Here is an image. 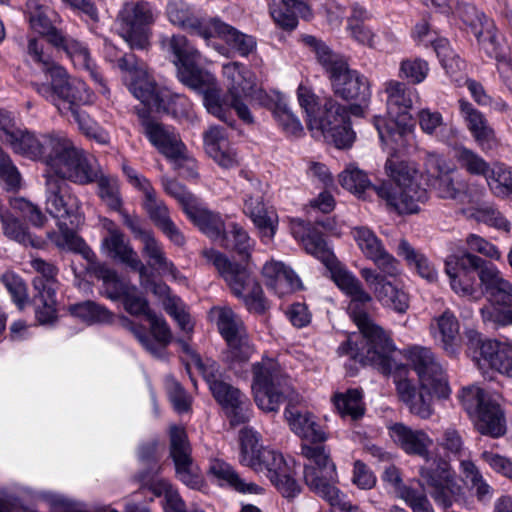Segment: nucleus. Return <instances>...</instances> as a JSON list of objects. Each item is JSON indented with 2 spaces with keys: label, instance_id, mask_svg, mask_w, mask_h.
I'll list each match as a JSON object with an SVG mask.
<instances>
[{
  "label": "nucleus",
  "instance_id": "nucleus-1",
  "mask_svg": "<svg viewBox=\"0 0 512 512\" xmlns=\"http://www.w3.org/2000/svg\"><path fill=\"white\" fill-rule=\"evenodd\" d=\"M161 43L164 49L175 56L174 64L179 81L203 95L204 106L210 114L227 122L228 110L232 108L242 121L248 124L253 122L246 102L254 95L262 96L264 92L257 88L256 76L250 69L239 62L223 65L222 75L227 93L222 99L216 77L209 71L197 67L200 53L184 36L164 38Z\"/></svg>",
  "mask_w": 512,
  "mask_h": 512
},
{
  "label": "nucleus",
  "instance_id": "nucleus-2",
  "mask_svg": "<svg viewBox=\"0 0 512 512\" xmlns=\"http://www.w3.org/2000/svg\"><path fill=\"white\" fill-rule=\"evenodd\" d=\"M326 268L337 287L350 297L348 312L366 342V347L360 350L349 338L339 347V351L350 354L363 364L374 366L383 374L391 373L396 366L392 358V353L395 351L394 344L389 335L360 309L361 305L372 301V296L363 288L359 279L337 258Z\"/></svg>",
  "mask_w": 512,
  "mask_h": 512
},
{
  "label": "nucleus",
  "instance_id": "nucleus-3",
  "mask_svg": "<svg viewBox=\"0 0 512 512\" xmlns=\"http://www.w3.org/2000/svg\"><path fill=\"white\" fill-rule=\"evenodd\" d=\"M28 53L37 65L39 73L50 79V82H33L36 92L53 104L61 115L66 116L70 113L85 136L100 144L109 143L108 132L78 108L79 105L90 104L94 100V94L87 85L78 78L70 77L62 66L45 55L37 40L29 41Z\"/></svg>",
  "mask_w": 512,
  "mask_h": 512
},
{
  "label": "nucleus",
  "instance_id": "nucleus-4",
  "mask_svg": "<svg viewBox=\"0 0 512 512\" xmlns=\"http://www.w3.org/2000/svg\"><path fill=\"white\" fill-rule=\"evenodd\" d=\"M252 391L256 405L264 412H277L283 400H287L285 419L291 431L301 439L314 446L327 440V433L315 415L292 407L300 403L302 398L291 387L274 360L266 359L254 365Z\"/></svg>",
  "mask_w": 512,
  "mask_h": 512
},
{
  "label": "nucleus",
  "instance_id": "nucleus-5",
  "mask_svg": "<svg viewBox=\"0 0 512 512\" xmlns=\"http://www.w3.org/2000/svg\"><path fill=\"white\" fill-rule=\"evenodd\" d=\"M44 178L45 209L57 219L59 228L58 233L49 234L51 241L61 249L81 253L90 260L94 257L93 252L72 229L84 220L80 200L71 192L66 177L46 171Z\"/></svg>",
  "mask_w": 512,
  "mask_h": 512
},
{
  "label": "nucleus",
  "instance_id": "nucleus-6",
  "mask_svg": "<svg viewBox=\"0 0 512 512\" xmlns=\"http://www.w3.org/2000/svg\"><path fill=\"white\" fill-rule=\"evenodd\" d=\"M4 143L23 157L34 161H42L46 171H52L62 176L72 174V165L77 161L76 156L80 149L63 132L53 131L37 135L25 129L11 130L5 128Z\"/></svg>",
  "mask_w": 512,
  "mask_h": 512
},
{
  "label": "nucleus",
  "instance_id": "nucleus-7",
  "mask_svg": "<svg viewBox=\"0 0 512 512\" xmlns=\"http://www.w3.org/2000/svg\"><path fill=\"white\" fill-rule=\"evenodd\" d=\"M296 95L313 137H322L339 149L349 148L353 144L355 133L350 127L344 106L331 97L326 98L321 105L313 89L306 83L299 84Z\"/></svg>",
  "mask_w": 512,
  "mask_h": 512
},
{
  "label": "nucleus",
  "instance_id": "nucleus-8",
  "mask_svg": "<svg viewBox=\"0 0 512 512\" xmlns=\"http://www.w3.org/2000/svg\"><path fill=\"white\" fill-rule=\"evenodd\" d=\"M384 91L387 95L388 118L376 116L374 126L383 145L393 152H399L410 145L415 137L409 110L418 101L419 95L416 89L396 80L387 81Z\"/></svg>",
  "mask_w": 512,
  "mask_h": 512
},
{
  "label": "nucleus",
  "instance_id": "nucleus-9",
  "mask_svg": "<svg viewBox=\"0 0 512 512\" xmlns=\"http://www.w3.org/2000/svg\"><path fill=\"white\" fill-rule=\"evenodd\" d=\"M301 41L314 53L337 96L345 100H355L369 95L367 79L351 69L343 56L333 52L325 42L315 36L302 35Z\"/></svg>",
  "mask_w": 512,
  "mask_h": 512
},
{
  "label": "nucleus",
  "instance_id": "nucleus-10",
  "mask_svg": "<svg viewBox=\"0 0 512 512\" xmlns=\"http://www.w3.org/2000/svg\"><path fill=\"white\" fill-rule=\"evenodd\" d=\"M385 168L394 184L374 186L377 195L400 214L417 213L419 205L427 200L428 194L420 186L415 165L388 159Z\"/></svg>",
  "mask_w": 512,
  "mask_h": 512
},
{
  "label": "nucleus",
  "instance_id": "nucleus-11",
  "mask_svg": "<svg viewBox=\"0 0 512 512\" xmlns=\"http://www.w3.org/2000/svg\"><path fill=\"white\" fill-rule=\"evenodd\" d=\"M302 454L306 459L304 464V480L306 485L332 507L346 509L349 502L346 495L337 487L336 466L331 461L323 445L312 446L303 444Z\"/></svg>",
  "mask_w": 512,
  "mask_h": 512
},
{
  "label": "nucleus",
  "instance_id": "nucleus-12",
  "mask_svg": "<svg viewBox=\"0 0 512 512\" xmlns=\"http://www.w3.org/2000/svg\"><path fill=\"white\" fill-rule=\"evenodd\" d=\"M203 256L214 265L231 292L244 301L250 312L260 314L267 309L263 290L248 267L232 263L214 249H205Z\"/></svg>",
  "mask_w": 512,
  "mask_h": 512
},
{
  "label": "nucleus",
  "instance_id": "nucleus-13",
  "mask_svg": "<svg viewBox=\"0 0 512 512\" xmlns=\"http://www.w3.org/2000/svg\"><path fill=\"white\" fill-rule=\"evenodd\" d=\"M460 399L465 410L474 418L478 432L493 438L504 435L503 413L499 405L492 401L479 387L464 388Z\"/></svg>",
  "mask_w": 512,
  "mask_h": 512
},
{
  "label": "nucleus",
  "instance_id": "nucleus-14",
  "mask_svg": "<svg viewBox=\"0 0 512 512\" xmlns=\"http://www.w3.org/2000/svg\"><path fill=\"white\" fill-rule=\"evenodd\" d=\"M77 161H73L72 174L74 178L65 176L68 181L78 185H87L92 182L97 183L98 196L101 200L113 210H119L122 205V200L119 192V182L114 176L104 174L96 161L87 155V153L80 149L76 156Z\"/></svg>",
  "mask_w": 512,
  "mask_h": 512
},
{
  "label": "nucleus",
  "instance_id": "nucleus-15",
  "mask_svg": "<svg viewBox=\"0 0 512 512\" xmlns=\"http://www.w3.org/2000/svg\"><path fill=\"white\" fill-rule=\"evenodd\" d=\"M32 270L37 274L32 280L35 290V313L40 324L52 323L57 316L56 292L59 288L58 269L41 258L30 260Z\"/></svg>",
  "mask_w": 512,
  "mask_h": 512
},
{
  "label": "nucleus",
  "instance_id": "nucleus-16",
  "mask_svg": "<svg viewBox=\"0 0 512 512\" xmlns=\"http://www.w3.org/2000/svg\"><path fill=\"white\" fill-rule=\"evenodd\" d=\"M419 482L443 508H449L463 499L464 490L445 461H433L421 467Z\"/></svg>",
  "mask_w": 512,
  "mask_h": 512
},
{
  "label": "nucleus",
  "instance_id": "nucleus-17",
  "mask_svg": "<svg viewBox=\"0 0 512 512\" xmlns=\"http://www.w3.org/2000/svg\"><path fill=\"white\" fill-rule=\"evenodd\" d=\"M118 67L127 73L128 88L135 98L150 109L164 106L170 90L156 84L144 63L137 61L133 55L123 56L118 59Z\"/></svg>",
  "mask_w": 512,
  "mask_h": 512
},
{
  "label": "nucleus",
  "instance_id": "nucleus-18",
  "mask_svg": "<svg viewBox=\"0 0 512 512\" xmlns=\"http://www.w3.org/2000/svg\"><path fill=\"white\" fill-rule=\"evenodd\" d=\"M153 13L146 3H126L118 16V33L132 49H146L150 44Z\"/></svg>",
  "mask_w": 512,
  "mask_h": 512
},
{
  "label": "nucleus",
  "instance_id": "nucleus-19",
  "mask_svg": "<svg viewBox=\"0 0 512 512\" xmlns=\"http://www.w3.org/2000/svg\"><path fill=\"white\" fill-rule=\"evenodd\" d=\"M469 349L472 358L481 370L492 368L500 373L512 377V344L497 340H482L480 335L469 330Z\"/></svg>",
  "mask_w": 512,
  "mask_h": 512
},
{
  "label": "nucleus",
  "instance_id": "nucleus-20",
  "mask_svg": "<svg viewBox=\"0 0 512 512\" xmlns=\"http://www.w3.org/2000/svg\"><path fill=\"white\" fill-rule=\"evenodd\" d=\"M469 349L472 358L481 370L492 368L500 373L512 377V344L497 340H482L480 335L469 330Z\"/></svg>",
  "mask_w": 512,
  "mask_h": 512
},
{
  "label": "nucleus",
  "instance_id": "nucleus-21",
  "mask_svg": "<svg viewBox=\"0 0 512 512\" xmlns=\"http://www.w3.org/2000/svg\"><path fill=\"white\" fill-rule=\"evenodd\" d=\"M406 358L416 372L423 390L429 386L438 397H448L450 388L441 365L429 348L413 346L406 350Z\"/></svg>",
  "mask_w": 512,
  "mask_h": 512
},
{
  "label": "nucleus",
  "instance_id": "nucleus-22",
  "mask_svg": "<svg viewBox=\"0 0 512 512\" xmlns=\"http://www.w3.org/2000/svg\"><path fill=\"white\" fill-rule=\"evenodd\" d=\"M170 455L180 481L192 489H201L203 478L198 467L192 462L191 447L182 427L172 426L170 428Z\"/></svg>",
  "mask_w": 512,
  "mask_h": 512
},
{
  "label": "nucleus",
  "instance_id": "nucleus-23",
  "mask_svg": "<svg viewBox=\"0 0 512 512\" xmlns=\"http://www.w3.org/2000/svg\"><path fill=\"white\" fill-rule=\"evenodd\" d=\"M144 133L150 143L173 164L175 169L193 164V159L188 156L185 145L173 129L157 122H147L144 124Z\"/></svg>",
  "mask_w": 512,
  "mask_h": 512
},
{
  "label": "nucleus",
  "instance_id": "nucleus-24",
  "mask_svg": "<svg viewBox=\"0 0 512 512\" xmlns=\"http://www.w3.org/2000/svg\"><path fill=\"white\" fill-rule=\"evenodd\" d=\"M351 233L363 255L371 260L382 273L390 277H397L401 274L399 261L386 250L382 241L371 229L358 226L354 227Z\"/></svg>",
  "mask_w": 512,
  "mask_h": 512
},
{
  "label": "nucleus",
  "instance_id": "nucleus-25",
  "mask_svg": "<svg viewBox=\"0 0 512 512\" xmlns=\"http://www.w3.org/2000/svg\"><path fill=\"white\" fill-rule=\"evenodd\" d=\"M102 224L106 231L101 243L102 252L108 257L119 260L131 269L138 271L141 284L145 288H148L147 284L143 281L147 273V268L139 259L137 253L125 240L118 226L108 219H104Z\"/></svg>",
  "mask_w": 512,
  "mask_h": 512
},
{
  "label": "nucleus",
  "instance_id": "nucleus-26",
  "mask_svg": "<svg viewBox=\"0 0 512 512\" xmlns=\"http://www.w3.org/2000/svg\"><path fill=\"white\" fill-rule=\"evenodd\" d=\"M267 471V477L277 490L286 498H293L300 493V486L294 479L292 467L283 455L274 450H263L259 467L256 471Z\"/></svg>",
  "mask_w": 512,
  "mask_h": 512
},
{
  "label": "nucleus",
  "instance_id": "nucleus-27",
  "mask_svg": "<svg viewBox=\"0 0 512 512\" xmlns=\"http://www.w3.org/2000/svg\"><path fill=\"white\" fill-rule=\"evenodd\" d=\"M360 275L372 290L375 298L384 306L398 313H405L409 307V297L406 292L398 288L387 279L385 273L381 274L371 268H362Z\"/></svg>",
  "mask_w": 512,
  "mask_h": 512
},
{
  "label": "nucleus",
  "instance_id": "nucleus-28",
  "mask_svg": "<svg viewBox=\"0 0 512 512\" xmlns=\"http://www.w3.org/2000/svg\"><path fill=\"white\" fill-rule=\"evenodd\" d=\"M360 17L366 18V11L354 10L353 15L348 19L346 31L351 39L359 45L379 51L389 52L395 48L397 44L395 35L388 32H374L359 19Z\"/></svg>",
  "mask_w": 512,
  "mask_h": 512
},
{
  "label": "nucleus",
  "instance_id": "nucleus-29",
  "mask_svg": "<svg viewBox=\"0 0 512 512\" xmlns=\"http://www.w3.org/2000/svg\"><path fill=\"white\" fill-rule=\"evenodd\" d=\"M211 392L221 405L232 425L244 423L250 418V403L248 398L225 381L213 382Z\"/></svg>",
  "mask_w": 512,
  "mask_h": 512
},
{
  "label": "nucleus",
  "instance_id": "nucleus-30",
  "mask_svg": "<svg viewBox=\"0 0 512 512\" xmlns=\"http://www.w3.org/2000/svg\"><path fill=\"white\" fill-rule=\"evenodd\" d=\"M122 170L126 175L129 183L144 194V208L156 226L159 228L170 221L171 218L169 216L168 207L161 199L157 197L150 181L143 175L139 174L127 163L122 164Z\"/></svg>",
  "mask_w": 512,
  "mask_h": 512
},
{
  "label": "nucleus",
  "instance_id": "nucleus-31",
  "mask_svg": "<svg viewBox=\"0 0 512 512\" xmlns=\"http://www.w3.org/2000/svg\"><path fill=\"white\" fill-rule=\"evenodd\" d=\"M147 320L150 324V331L154 338L151 340L146 334L145 329L139 325L130 324V331L140 342V344L153 356L162 357L165 353L166 346L172 340V333L166 321L155 313H149Z\"/></svg>",
  "mask_w": 512,
  "mask_h": 512
},
{
  "label": "nucleus",
  "instance_id": "nucleus-32",
  "mask_svg": "<svg viewBox=\"0 0 512 512\" xmlns=\"http://www.w3.org/2000/svg\"><path fill=\"white\" fill-rule=\"evenodd\" d=\"M244 213L251 218L264 243L270 242L276 234L278 217L275 211L267 208L260 190L247 195L244 200Z\"/></svg>",
  "mask_w": 512,
  "mask_h": 512
},
{
  "label": "nucleus",
  "instance_id": "nucleus-33",
  "mask_svg": "<svg viewBox=\"0 0 512 512\" xmlns=\"http://www.w3.org/2000/svg\"><path fill=\"white\" fill-rule=\"evenodd\" d=\"M467 261L463 255H450L445 260V273L449 278L451 289L458 295L479 300L480 293L475 285L471 271L465 266Z\"/></svg>",
  "mask_w": 512,
  "mask_h": 512
},
{
  "label": "nucleus",
  "instance_id": "nucleus-34",
  "mask_svg": "<svg viewBox=\"0 0 512 512\" xmlns=\"http://www.w3.org/2000/svg\"><path fill=\"white\" fill-rule=\"evenodd\" d=\"M399 398L408 407L409 411L422 418L428 419L433 414V399L439 398L433 388L429 386L423 390L421 386L417 390L408 379L395 381ZM419 385L421 383L419 382Z\"/></svg>",
  "mask_w": 512,
  "mask_h": 512
},
{
  "label": "nucleus",
  "instance_id": "nucleus-35",
  "mask_svg": "<svg viewBox=\"0 0 512 512\" xmlns=\"http://www.w3.org/2000/svg\"><path fill=\"white\" fill-rule=\"evenodd\" d=\"M203 143L206 154L220 167L231 169L238 166V154L222 128L211 126L203 135Z\"/></svg>",
  "mask_w": 512,
  "mask_h": 512
},
{
  "label": "nucleus",
  "instance_id": "nucleus-36",
  "mask_svg": "<svg viewBox=\"0 0 512 512\" xmlns=\"http://www.w3.org/2000/svg\"><path fill=\"white\" fill-rule=\"evenodd\" d=\"M207 474L219 486L233 488L239 493L259 495L264 492L263 487L240 478L229 463L218 457L210 459Z\"/></svg>",
  "mask_w": 512,
  "mask_h": 512
},
{
  "label": "nucleus",
  "instance_id": "nucleus-37",
  "mask_svg": "<svg viewBox=\"0 0 512 512\" xmlns=\"http://www.w3.org/2000/svg\"><path fill=\"white\" fill-rule=\"evenodd\" d=\"M266 285L279 297L289 295L302 288V282L293 269L280 261L265 263L262 270Z\"/></svg>",
  "mask_w": 512,
  "mask_h": 512
},
{
  "label": "nucleus",
  "instance_id": "nucleus-38",
  "mask_svg": "<svg viewBox=\"0 0 512 512\" xmlns=\"http://www.w3.org/2000/svg\"><path fill=\"white\" fill-rule=\"evenodd\" d=\"M201 37L205 40L219 37L243 57L248 56L256 48V41L252 36L244 34L218 19L212 20L204 30H201Z\"/></svg>",
  "mask_w": 512,
  "mask_h": 512
},
{
  "label": "nucleus",
  "instance_id": "nucleus-39",
  "mask_svg": "<svg viewBox=\"0 0 512 512\" xmlns=\"http://www.w3.org/2000/svg\"><path fill=\"white\" fill-rule=\"evenodd\" d=\"M50 44L65 51L77 68L89 71L95 81L101 84V92L104 94L107 92L105 85L102 84L101 76L93 69V63L86 45L74 38L64 35L63 33L54 34L52 38H50Z\"/></svg>",
  "mask_w": 512,
  "mask_h": 512
},
{
  "label": "nucleus",
  "instance_id": "nucleus-40",
  "mask_svg": "<svg viewBox=\"0 0 512 512\" xmlns=\"http://www.w3.org/2000/svg\"><path fill=\"white\" fill-rule=\"evenodd\" d=\"M460 114L475 142L482 150L490 149L495 140L494 130L485 116L467 100L459 101Z\"/></svg>",
  "mask_w": 512,
  "mask_h": 512
},
{
  "label": "nucleus",
  "instance_id": "nucleus-41",
  "mask_svg": "<svg viewBox=\"0 0 512 512\" xmlns=\"http://www.w3.org/2000/svg\"><path fill=\"white\" fill-rule=\"evenodd\" d=\"M430 331L448 354L454 355L457 352L461 342L460 324L451 311L446 310L435 317L431 322Z\"/></svg>",
  "mask_w": 512,
  "mask_h": 512
},
{
  "label": "nucleus",
  "instance_id": "nucleus-42",
  "mask_svg": "<svg viewBox=\"0 0 512 512\" xmlns=\"http://www.w3.org/2000/svg\"><path fill=\"white\" fill-rule=\"evenodd\" d=\"M389 433L393 441L408 454L425 456L433 442L424 431L413 430L402 423L392 425Z\"/></svg>",
  "mask_w": 512,
  "mask_h": 512
},
{
  "label": "nucleus",
  "instance_id": "nucleus-43",
  "mask_svg": "<svg viewBox=\"0 0 512 512\" xmlns=\"http://www.w3.org/2000/svg\"><path fill=\"white\" fill-rule=\"evenodd\" d=\"M432 186L440 198L455 200L462 205L479 199L472 196L473 191L466 188L462 179L453 173L436 176Z\"/></svg>",
  "mask_w": 512,
  "mask_h": 512
},
{
  "label": "nucleus",
  "instance_id": "nucleus-44",
  "mask_svg": "<svg viewBox=\"0 0 512 512\" xmlns=\"http://www.w3.org/2000/svg\"><path fill=\"white\" fill-rule=\"evenodd\" d=\"M167 16L172 24L190 30L199 36H201V30H204L213 20H200L192 7L182 0H172L168 3Z\"/></svg>",
  "mask_w": 512,
  "mask_h": 512
},
{
  "label": "nucleus",
  "instance_id": "nucleus-45",
  "mask_svg": "<svg viewBox=\"0 0 512 512\" xmlns=\"http://www.w3.org/2000/svg\"><path fill=\"white\" fill-rule=\"evenodd\" d=\"M26 9L31 28L45 36L49 43L54 34L62 33L54 27L57 15L48 6L43 5L39 0H28Z\"/></svg>",
  "mask_w": 512,
  "mask_h": 512
},
{
  "label": "nucleus",
  "instance_id": "nucleus-46",
  "mask_svg": "<svg viewBox=\"0 0 512 512\" xmlns=\"http://www.w3.org/2000/svg\"><path fill=\"white\" fill-rule=\"evenodd\" d=\"M141 243L143 253L149 259V265L162 274L170 275L174 280H182L183 277L177 271L174 264L166 257L162 245L155 239L152 233H142Z\"/></svg>",
  "mask_w": 512,
  "mask_h": 512
},
{
  "label": "nucleus",
  "instance_id": "nucleus-47",
  "mask_svg": "<svg viewBox=\"0 0 512 512\" xmlns=\"http://www.w3.org/2000/svg\"><path fill=\"white\" fill-rule=\"evenodd\" d=\"M484 195L483 187L472 192V196L479 197V199L477 202H466L465 205H469V207L464 210V213L477 221L508 231L510 225L505 217L494 206L481 202Z\"/></svg>",
  "mask_w": 512,
  "mask_h": 512
},
{
  "label": "nucleus",
  "instance_id": "nucleus-48",
  "mask_svg": "<svg viewBox=\"0 0 512 512\" xmlns=\"http://www.w3.org/2000/svg\"><path fill=\"white\" fill-rule=\"evenodd\" d=\"M397 253L421 278L430 283L438 280V271L435 266L423 253L415 250L407 240H400Z\"/></svg>",
  "mask_w": 512,
  "mask_h": 512
},
{
  "label": "nucleus",
  "instance_id": "nucleus-49",
  "mask_svg": "<svg viewBox=\"0 0 512 512\" xmlns=\"http://www.w3.org/2000/svg\"><path fill=\"white\" fill-rule=\"evenodd\" d=\"M15 214L10 207L0 205V221L4 235L20 244L39 247L41 241L30 234L28 228Z\"/></svg>",
  "mask_w": 512,
  "mask_h": 512
},
{
  "label": "nucleus",
  "instance_id": "nucleus-50",
  "mask_svg": "<svg viewBox=\"0 0 512 512\" xmlns=\"http://www.w3.org/2000/svg\"><path fill=\"white\" fill-rule=\"evenodd\" d=\"M281 2L285 11L276 5L270 6V14L280 28L293 30L297 26V15L304 19L312 16L309 7L299 0H281Z\"/></svg>",
  "mask_w": 512,
  "mask_h": 512
},
{
  "label": "nucleus",
  "instance_id": "nucleus-51",
  "mask_svg": "<svg viewBox=\"0 0 512 512\" xmlns=\"http://www.w3.org/2000/svg\"><path fill=\"white\" fill-rule=\"evenodd\" d=\"M417 120L424 134L437 136L442 142H447L456 134V130L453 127H447L439 111L423 108L417 113Z\"/></svg>",
  "mask_w": 512,
  "mask_h": 512
},
{
  "label": "nucleus",
  "instance_id": "nucleus-52",
  "mask_svg": "<svg viewBox=\"0 0 512 512\" xmlns=\"http://www.w3.org/2000/svg\"><path fill=\"white\" fill-rule=\"evenodd\" d=\"M210 315L226 342L234 340L246 332L241 318L229 307H214Z\"/></svg>",
  "mask_w": 512,
  "mask_h": 512
},
{
  "label": "nucleus",
  "instance_id": "nucleus-53",
  "mask_svg": "<svg viewBox=\"0 0 512 512\" xmlns=\"http://www.w3.org/2000/svg\"><path fill=\"white\" fill-rule=\"evenodd\" d=\"M188 218L212 240L219 243L225 240L226 230L221 217L206 209L201 201L195 205L194 217Z\"/></svg>",
  "mask_w": 512,
  "mask_h": 512
},
{
  "label": "nucleus",
  "instance_id": "nucleus-54",
  "mask_svg": "<svg viewBox=\"0 0 512 512\" xmlns=\"http://www.w3.org/2000/svg\"><path fill=\"white\" fill-rule=\"evenodd\" d=\"M239 462L252 469H257L263 448L259 443V435L252 428L244 427L239 433Z\"/></svg>",
  "mask_w": 512,
  "mask_h": 512
},
{
  "label": "nucleus",
  "instance_id": "nucleus-55",
  "mask_svg": "<svg viewBox=\"0 0 512 512\" xmlns=\"http://www.w3.org/2000/svg\"><path fill=\"white\" fill-rule=\"evenodd\" d=\"M493 195L506 198L512 195V168L504 163L494 162L485 177Z\"/></svg>",
  "mask_w": 512,
  "mask_h": 512
},
{
  "label": "nucleus",
  "instance_id": "nucleus-56",
  "mask_svg": "<svg viewBox=\"0 0 512 512\" xmlns=\"http://www.w3.org/2000/svg\"><path fill=\"white\" fill-rule=\"evenodd\" d=\"M465 257L472 268L478 269L480 283L488 294L493 291L500 282L505 280L501 271L495 265L481 264V258L470 253H465Z\"/></svg>",
  "mask_w": 512,
  "mask_h": 512
},
{
  "label": "nucleus",
  "instance_id": "nucleus-57",
  "mask_svg": "<svg viewBox=\"0 0 512 512\" xmlns=\"http://www.w3.org/2000/svg\"><path fill=\"white\" fill-rule=\"evenodd\" d=\"M333 402L342 417L358 419L364 414L362 394L357 389L348 390L346 393L335 394Z\"/></svg>",
  "mask_w": 512,
  "mask_h": 512
},
{
  "label": "nucleus",
  "instance_id": "nucleus-58",
  "mask_svg": "<svg viewBox=\"0 0 512 512\" xmlns=\"http://www.w3.org/2000/svg\"><path fill=\"white\" fill-rule=\"evenodd\" d=\"M454 158L462 169L472 175L486 177L491 166L479 154L464 146H459L455 149Z\"/></svg>",
  "mask_w": 512,
  "mask_h": 512
},
{
  "label": "nucleus",
  "instance_id": "nucleus-59",
  "mask_svg": "<svg viewBox=\"0 0 512 512\" xmlns=\"http://www.w3.org/2000/svg\"><path fill=\"white\" fill-rule=\"evenodd\" d=\"M0 186L7 191H17L23 186L22 175L13 160L0 147Z\"/></svg>",
  "mask_w": 512,
  "mask_h": 512
},
{
  "label": "nucleus",
  "instance_id": "nucleus-60",
  "mask_svg": "<svg viewBox=\"0 0 512 512\" xmlns=\"http://www.w3.org/2000/svg\"><path fill=\"white\" fill-rule=\"evenodd\" d=\"M162 185L165 192L175 198L182 206L187 217H194L195 205H197L200 200L188 192L182 184L174 179L163 178Z\"/></svg>",
  "mask_w": 512,
  "mask_h": 512
},
{
  "label": "nucleus",
  "instance_id": "nucleus-61",
  "mask_svg": "<svg viewBox=\"0 0 512 512\" xmlns=\"http://www.w3.org/2000/svg\"><path fill=\"white\" fill-rule=\"evenodd\" d=\"M227 345L225 359L233 368L247 362L255 351L247 332L227 342Z\"/></svg>",
  "mask_w": 512,
  "mask_h": 512
},
{
  "label": "nucleus",
  "instance_id": "nucleus-62",
  "mask_svg": "<svg viewBox=\"0 0 512 512\" xmlns=\"http://www.w3.org/2000/svg\"><path fill=\"white\" fill-rule=\"evenodd\" d=\"M273 115L279 126L287 135L293 137L303 135V125L287 103L279 101L274 107Z\"/></svg>",
  "mask_w": 512,
  "mask_h": 512
},
{
  "label": "nucleus",
  "instance_id": "nucleus-63",
  "mask_svg": "<svg viewBox=\"0 0 512 512\" xmlns=\"http://www.w3.org/2000/svg\"><path fill=\"white\" fill-rule=\"evenodd\" d=\"M338 178L343 188L357 195L362 194L370 187L367 174L355 164L347 165Z\"/></svg>",
  "mask_w": 512,
  "mask_h": 512
},
{
  "label": "nucleus",
  "instance_id": "nucleus-64",
  "mask_svg": "<svg viewBox=\"0 0 512 512\" xmlns=\"http://www.w3.org/2000/svg\"><path fill=\"white\" fill-rule=\"evenodd\" d=\"M150 489L156 496L164 497V509L166 512H184V502L167 480L162 478L155 479L151 483Z\"/></svg>",
  "mask_w": 512,
  "mask_h": 512
}]
</instances>
